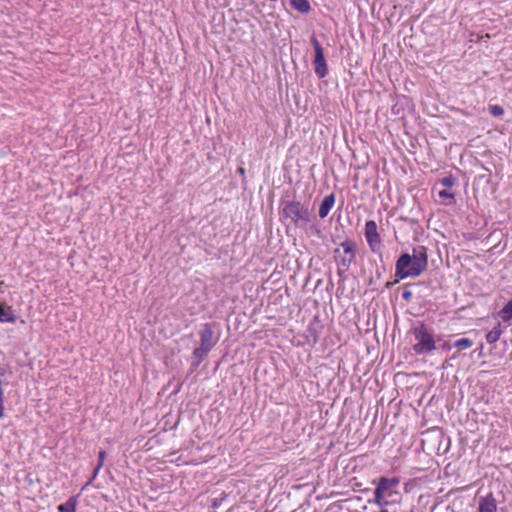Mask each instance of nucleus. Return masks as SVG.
I'll return each mask as SVG.
<instances>
[{"label":"nucleus","mask_w":512,"mask_h":512,"mask_svg":"<svg viewBox=\"0 0 512 512\" xmlns=\"http://www.w3.org/2000/svg\"><path fill=\"white\" fill-rule=\"evenodd\" d=\"M77 499L76 497H70L67 502L58 506L59 512H76Z\"/></svg>","instance_id":"obj_13"},{"label":"nucleus","mask_w":512,"mask_h":512,"mask_svg":"<svg viewBox=\"0 0 512 512\" xmlns=\"http://www.w3.org/2000/svg\"><path fill=\"white\" fill-rule=\"evenodd\" d=\"M238 172H239V174H241L242 176H244V175H245V169H244L243 167H239V168H238Z\"/></svg>","instance_id":"obj_27"},{"label":"nucleus","mask_w":512,"mask_h":512,"mask_svg":"<svg viewBox=\"0 0 512 512\" xmlns=\"http://www.w3.org/2000/svg\"><path fill=\"white\" fill-rule=\"evenodd\" d=\"M455 183V179L452 177V176H447V177H444L442 180H441V184L442 186H444L445 188H450L454 185Z\"/></svg>","instance_id":"obj_21"},{"label":"nucleus","mask_w":512,"mask_h":512,"mask_svg":"<svg viewBox=\"0 0 512 512\" xmlns=\"http://www.w3.org/2000/svg\"><path fill=\"white\" fill-rule=\"evenodd\" d=\"M201 346L212 349L217 342V338L214 336L212 325L206 323L202 326L200 331Z\"/></svg>","instance_id":"obj_9"},{"label":"nucleus","mask_w":512,"mask_h":512,"mask_svg":"<svg viewBox=\"0 0 512 512\" xmlns=\"http://www.w3.org/2000/svg\"><path fill=\"white\" fill-rule=\"evenodd\" d=\"M105 457H106L105 451H100L98 454V464H97L98 466H101V467L103 466Z\"/></svg>","instance_id":"obj_23"},{"label":"nucleus","mask_w":512,"mask_h":512,"mask_svg":"<svg viewBox=\"0 0 512 512\" xmlns=\"http://www.w3.org/2000/svg\"><path fill=\"white\" fill-rule=\"evenodd\" d=\"M439 197L442 198V199H449L450 202L449 203H452V200L454 198V195L448 191V189H442L439 191L438 193Z\"/></svg>","instance_id":"obj_20"},{"label":"nucleus","mask_w":512,"mask_h":512,"mask_svg":"<svg viewBox=\"0 0 512 512\" xmlns=\"http://www.w3.org/2000/svg\"><path fill=\"white\" fill-rule=\"evenodd\" d=\"M489 110H490V113L496 117L502 116L504 113L503 108L499 105H492V106H490Z\"/></svg>","instance_id":"obj_19"},{"label":"nucleus","mask_w":512,"mask_h":512,"mask_svg":"<svg viewBox=\"0 0 512 512\" xmlns=\"http://www.w3.org/2000/svg\"><path fill=\"white\" fill-rule=\"evenodd\" d=\"M310 41L315 50V58H314L315 73L319 78H324L328 73V68H327L325 57H324L323 48L315 36H312Z\"/></svg>","instance_id":"obj_5"},{"label":"nucleus","mask_w":512,"mask_h":512,"mask_svg":"<svg viewBox=\"0 0 512 512\" xmlns=\"http://www.w3.org/2000/svg\"><path fill=\"white\" fill-rule=\"evenodd\" d=\"M335 202V196L333 194L327 195L323 198L319 207V216L325 218L330 212Z\"/></svg>","instance_id":"obj_12"},{"label":"nucleus","mask_w":512,"mask_h":512,"mask_svg":"<svg viewBox=\"0 0 512 512\" xmlns=\"http://www.w3.org/2000/svg\"><path fill=\"white\" fill-rule=\"evenodd\" d=\"M412 334L416 341L413 345V350L416 354L421 355L435 350L436 346L433 335L423 323L414 326L412 328Z\"/></svg>","instance_id":"obj_2"},{"label":"nucleus","mask_w":512,"mask_h":512,"mask_svg":"<svg viewBox=\"0 0 512 512\" xmlns=\"http://www.w3.org/2000/svg\"><path fill=\"white\" fill-rule=\"evenodd\" d=\"M315 233L319 235L320 234V230L318 228H315Z\"/></svg>","instance_id":"obj_29"},{"label":"nucleus","mask_w":512,"mask_h":512,"mask_svg":"<svg viewBox=\"0 0 512 512\" xmlns=\"http://www.w3.org/2000/svg\"><path fill=\"white\" fill-rule=\"evenodd\" d=\"M211 349L205 348L200 345V347L196 348L193 352L194 356L199 358L200 360L204 358Z\"/></svg>","instance_id":"obj_18"},{"label":"nucleus","mask_w":512,"mask_h":512,"mask_svg":"<svg viewBox=\"0 0 512 512\" xmlns=\"http://www.w3.org/2000/svg\"><path fill=\"white\" fill-rule=\"evenodd\" d=\"M501 313L505 320H512V300L508 301V303L502 308Z\"/></svg>","instance_id":"obj_17"},{"label":"nucleus","mask_w":512,"mask_h":512,"mask_svg":"<svg viewBox=\"0 0 512 512\" xmlns=\"http://www.w3.org/2000/svg\"><path fill=\"white\" fill-rule=\"evenodd\" d=\"M356 244L352 240H346L340 244V248L335 249V255H339L340 267L347 270L355 260Z\"/></svg>","instance_id":"obj_4"},{"label":"nucleus","mask_w":512,"mask_h":512,"mask_svg":"<svg viewBox=\"0 0 512 512\" xmlns=\"http://www.w3.org/2000/svg\"><path fill=\"white\" fill-rule=\"evenodd\" d=\"M402 296H403L404 299L407 300V299H409L411 297V292L405 291V292H403Z\"/></svg>","instance_id":"obj_26"},{"label":"nucleus","mask_w":512,"mask_h":512,"mask_svg":"<svg viewBox=\"0 0 512 512\" xmlns=\"http://www.w3.org/2000/svg\"><path fill=\"white\" fill-rule=\"evenodd\" d=\"M380 512H388V510L386 509V507H383L381 508Z\"/></svg>","instance_id":"obj_28"},{"label":"nucleus","mask_w":512,"mask_h":512,"mask_svg":"<svg viewBox=\"0 0 512 512\" xmlns=\"http://www.w3.org/2000/svg\"><path fill=\"white\" fill-rule=\"evenodd\" d=\"M365 237L373 252L380 250L381 238L377 230V224L373 220H369L365 224Z\"/></svg>","instance_id":"obj_7"},{"label":"nucleus","mask_w":512,"mask_h":512,"mask_svg":"<svg viewBox=\"0 0 512 512\" xmlns=\"http://www.w3.org/2000/svg\"><path fill=\"white\" fill-rule=\"evenodd\" d=\"M473 345L472 340L468 338H461L454 342V346L460 349L470 348Z\"/></svg>","instance_id":"obj_16"},{"label":"nucleus","mask_w":512,"mask_h":512,"mask_svg":"<svg viewBox=\"0 0 512 512\" xmlns=\"http://www.w3.org/2000/svg\"><path fill=\"white\" fill-rule=\"evenodd\" d=\"M291 6L301 13L310 11V4L307 0H290Z\"/></svg>","instance_id":"obj_14"},{"label":"nucleus","mask_w":512,"mask_h":512,"mask_svg":"<svg viewBox=\"0 0 512 512\" xmlns=\"http://www.w3.org/2000/svg\"><path fill=\"white\" fill-rule=\"evenodd\" d=\"M399 483L400 481L397 477H381L374 490V499L369 502L376 504L380 508L399 503L401 499V494L397 490Z\"/></svg>","instance_id":"obj_1"},{"label":"nucleus","mask_w":512,"mask_h":512,"mask_svg":"<svg viewBox=\"0 0 512 512\" xmlns=\"http://www.w3.org/2000/svg\"><path fill=\"white\" fill-rule=\"evenodd\" d=\"M101 468H102L101 466H98V465L96 466V468L93 471V475H92L91 479L86 483V486H88L92 483V481L97 477Z\"/></svg>","instance_id":"obj_24"},{"label":"nucleus","mask_w":512,"mask_h":512,"mask_svg":"<svg viewBox=\"0 0 512 512\" xmlns=\"http://www.w3.org/2000/svg\"><path fill=\"white\" fill-rule=\"evenodd\" d=\"M0 322L12 324L16 322V315L11 306H4L0 303Z\"/></svg>","instance_id":"obj_11"},{"label":"nucleus","mask_w":512,"mask_h":512,"mask_svg":"<svg viewBox=\"0 0 512 512\" xmlns=\"http://www.w3.org/2000/svg\"><path fill=\"white\" fill-rule=\"evenodd\" d=\"M6 376V369L4 367H0V398L3 397V389H2V378Z\"/></svg>","instance_id":"obj_22"},{"label":"nucleus","mask_w":512,"mask_h":512,"mask_svg":"<svg viewBox=\"0 0 512 512\" xmlns=\"http://www.w3.org/2000/svg\"><path fill=\"white\" fill-rule=\"evenodd\" d=\"M282 215L298 227H304L310 221L308 208L297 201L286 202L282 209Z\"/></svg>","instance_id":"obj_3"},{"label":"nucleus","mask_w":512,"mask_h":512,"mask_svg":"<svg viewBox=\"0 0 512 512\" xmlns=\"http://www.w3.org/2000/svg\"><path fill=\"white\" fill-rule=\"evenodd\" d=\"M478 512H497V502L492 493L479 498Z\"/></svg>","instance_id":"obj_10"},{"label":"nucleus","mask_w":512,"mask_h":512,"mask_svg":"<svg viewBox=\"0 0 512 512\" xmlns=\"http://www.w3.org/2000/svg\"><path fill=\"white\" fill-rule=\"evenodd\" d=\"M4 397L0 398V419L4 417Z\"/></svg>","instance_id":"obj_25"},{"label":"nucleus","mask_w":512,"mask_h":512,"mask_svg":"<svg viewBox=\"0 0 512 512\" xmlns=\"http://www.w3.org/2000/svg\"><path fill=\"white\" fill-rule=\"evenodd\" d=\"M501 329L499 327L493 328L491 331H489L486 335V340L488 343L493 344L497 342L501 336Z\"/></svg>","instance_id":"obj_15"},{"label":"nucleus","mask_w":512,"mask_h":512,"mask_svg":"<svg viewBox=\"0 0 512 512\" xmlns=\"http://www.w3.org/2000/svg\"><path fill=\"white\" fill-rule=\"evenodd\" d=\"M414 261V269L410 274H421L426 270L428 265V257L426 248L424 246H418L413 249V255L411 256Z\"/></svg>","instance_id":"obj_8"},{"label":"nucleus","mask_w":512,"mask_h":512,"mask_svg":"<svg viewBox=\"0 0 512 512\" xmlns=\"http://www.w3.org/2000/svg\"><path fill=\"white\" fill-rule=\"evenodd\" d=\"M396 276L400 279L417 277L420 274H410L414 269V261L410 254H402L396 262Z\"/></svg>","instance_id":"obj_6"}]
</instances>
